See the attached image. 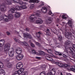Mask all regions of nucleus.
Segmentation results:
<instances>
[{
    "instance_id": "obj_41",
    "label": "nucleus",
    "mask_w": 75,
    "mask_h": 75,
    "mask_svg": "<svg viewBox=\"0 0 75 75\" xmlns=\"http://www.w3.org/2000/svg\"><path fill=\"white\" fill-rule=\"evenodd\" d=\"M46 51L48 52L49 53H51V52H52V50L50 49L48 50H46Z\"/></svg>"
},
{
    "instance_id": "obj_19",
    "label": "nucleus",
    "mask_w": 75,
    "mask_h": 75,
    "mask_svg": "<svg viewBox=\"0 0 75 75\" xmlns=\"http://www.w3.org/2000/svg\"><path fill=\"white\" fill-rule=\"evenodd\" d=\"M5 42L4 40L3 39L0 40V47H1L3 46V45Z\"/></svg>"
},
{
    "instance_id": "obj_43",
    "label": "nucleus",
    "mask_w": 75,
    "mask_h": 75,
    "mask_svg": "<svg viewBox=\"0 0 75 75\" xmlns=\"http://www.w3.org/2000/svg\"><path fill=\"white\" fill-rule=\"evenodd\" d=\"M70 50L71 51V52H73V51H75L74 49L72 47H70Z\"/></svg>"
},
{
    "instance_id": "obj_35",
    "label": "nucleus",
    "mask_w": 75,
    "mask_h": 75,
    "mask_svg": "<svg viewBox=\"0 0 75 75\" xmlns=\"http://www.w3.org/2000/svg\"><path fill=\"white\" fill-rule=\"evenodd\" d=\"M62 25H65V27L66 28V26H67V23L64 22H62Z\"/></svg>"
},
{
    "instance_id": "obj_64",
    "label": "nucleus",
    "mask_w": 75,
    "mask_h": 75,
    "mask_svg": "<svg viewBox=\"0 0 75 75\" xmlns=\"http://www.w3.org/2000/svg\"><path fill=\"white\" fill-rule=\"evenodd\" d=\"M21 75H24L22 73Z\"/></svg>"
},
{
    "instance_id": "obj_8",
    "label": "nucleus",
    "mask_w": 75,
    "mask_h": 75,
    "mask_svg": "<svg viewBox=\"0 0 75 75\" xmlns=\"http://www.w3.org/2000/svg\"><path fill=\"white\" fill-rule=\"evenodd\" d=\"M9 50L10 51L8 52L9 55L10 57H13L14 56V53L13 48H11Z\"/></svg>"
},
{
    "instance_id": "obj_3",
    "label": "nucleus",
    "mask_w": 75,
    "mask_h": 75,
    "mask_svg": "<svg viewBox=\"0 0 75 75\" xmlns=\"http://www.w3.org/2000/svg\"><path fill=\"white\" fill-rule=\"evenodd\" d=\"M15 8L16 9H15L14 7H13L10 10L8 11V13H16V12H15V10H16L18 11L21 10V6H16L15 7Z\"/></svg>"
},
{
    "instance_id": "obj_50",
    "label": "nucleus",
    "mask_w": 75,
    "mask_h": 75,
    "mask_svg": "<svg viewBox=\"0 0 75 75\" xmlns=\"http://www.w3.org/2000/svg\"><path fill=\"white\" fill-rule=\"evenodd\" d=\"M55 54L56 55H58V54H59V52H58L56 51V52H55Z\"/></svg>"
},
{
    "instance_id": "obj_17",
    "label": "nucleus",
    "mask_w": 75,
    "mask_h": 75,
    "mask_svg": "<svg viewBox=\"0 0 75 75\" xmlns=\"http://www.w3.org/2000/svg\"><path fill=\"white\" fill-rule=\"evenodd\" d=\"M68 25L70 26L71 28H72V20H69L68 22Z\"/></svg>"
},
{
    "instance_id": "obj_59",
    "label": "nucleus",
    "mask_w": 75,
    "mask_h": 75,
    "mask_svg": "<svg viewBox=\"0 0 75 75\" xmlns=\"http://www.w3.org/2000/svg\"><path fill=\"white\" fill-rule=\"evenodd\" d=\"M24 1H26L28 2V0H24Z\"/></svg>"
},
{
    "instance_id": "obj_18",
    "label": "nucleus",
    "mask_w": 75,
    "mask_h": 75,
    "mask_svg": "<svg viewBox=\"0 0 75 75\" xmlns=\"http://www.w3.org/2000/svg\"><path fill=\"white\" fill-rule=\"evenodd\" d=\"M40 2V1L38 0H30L29 1L30 3H38Z\"/></svg>"
},
{
    "instance_id": "obj_58",
    "label": "nucleus",
    "mask_w": 75,
    "mask_h": 75,
    "mask_svg": "<svg viewBox=\"0 0 75 75\" xmlns=\"http://www.w3.org/2000/svg\"><path fill=\"white\" fill-rule=\"evenodd\" d=\"M73 47H74V48L75 49V45H73Z\"/></svg>"
},
{
    "instance_id": "obj_24",
    "label": "nucleus",
    "mask_w": 75,
    "mask_h": 75,
    "mask_svg": "<svg viewBox=\"0 0 75 75\" xmlns=\"http://www.w3.org/2000/svg\"><path fill=\"white\" fill-rule=\"evenodd\" d=\"M71 42L69 40H68L66 41L65 44V45H69L71 44Z\"/></svg>"
},
{
    "instance_id": "obj_27",
    "label": "nucleus",
    "mask_w": 75,
    "mask_h": 75,
    "mask_svg": "<svg viewBox=\"0 0 75 75\" xmlns=\"http://www.w3.org/2000/svg\"><path fill=\"white\" fill-rule=\"evenodd\" d=\"M41 52H42L43 53H44V56L45 55H47L45 56V58L47 59H48V58H50V57H49V55H47V54L45 53L44 52L42 51Z\"/></svg>"
},
{
    "instance_id": "obj_33",
    "label": "nucleus",
    "mask_w": 75,
    "mask_h": 75,
    "mask_svg": "<svg viewBox=\"0 0 75 75\" xmlns=\"http://www.w3.org/2000/svg\"><path fill=\"white\" fill-rule=\"evenodd\" d=\"M48 14L49 15H51L52 16H54V14L52 13V11H51V10H49V11Z\"/></svg>"
},
{
    "instance_id": "obj_48",
    "label": "nucleus",
    "mask_w": 75,
    "mask_h": 75,
    "mask_svg": "<svg viewBox=\"0 0 75 75\" xmlns=\"http://www.w3.org/2000/svg\"><path fill=\"white\" fill-rule=\"evenodd\" d=\"M70 69L71 70V71H74L75 70V69H74V68H70Z\"/></svg>"
},
{
    "instance_id": "obj_47",
    "label": "nucleus",
    "mask_w": 75,
    "mask_h": 75,
    "mask_svg": "<svg viewBox=\"0 0 75 75\" xmlns=\"http://www.w3.org/2000/svg\"><path fill=\"white\" fill-rule=\"evenodd\" d=\"M36 44L38 46H40V44L38 42H36Z\"/></svg>"
},
{
    "instance_id": "obj_20",
    "label": "nucleus",
    "mask_w": 75,
    "mask_h": 75,
    "mask_svg": "<svg viewBox=\"0 0 75 75\" xmlns=\"http://www.w3.org/2000/svg\"><path fill=\"white\" fill-rule=\"evenodd\" d=\"M20 16V13L19 12H16V14H15V17L16 18H18Z\"/></svg>"
},
{
    "instance_id": "obj_62",
    "label": "nucleus",
    "mask_w": 75,
    "mask_h": 75,
    "mask_svg": "<svg viewBox=\"0 0 75 75\" xmlns=\"http://www.w3.org/2000/svg\"><path fill=\"white\" fill-rule=\"evenodd\" d=\"M51 23V22H48L47 23Z\"/></svg>"
},
{
    "instance_id": "obj_16",
    "label": "nucleus",
    "mask_w": 75,
    "mask_h": 75,
    "mask_svg": "<svg viewBox=\"0 0 75 75\" xmlns=\"http://www.w3.org/2000/svg\"><path fill=\"white\" fill-rule=\"evenodd\" d=\"M56 64L57 65H58L59 67H64V64L62 63H60L58 62H56Z\"/></svg>"
},
{
    "instance_id": "obj_38",
    "label": "nucleus",
    "mask_w": 75,
    "mask_h": 75,
    "mask_svg": "<svg viewBox=\"0 0 75 75\" xmlns=\"http://www.w3.org/2000/svg\"><path fill=\"white\" fill-rule=\"evenodd\" d=\"M3 67V64L1 62H0V68H2Z\"/></svg>"
},
{
    "instance_id": "obj_11",
    "label": "nucleus",
    "mask_w": 75,
    "mask_h": 75,
    "mask_svg": "<svg viewBox=\"0 0 75 75\" xmlns=\"http://www.w3.org/2000/svg\"><path fill=\"white\" fill-rule=\"evenodd\" d=\"M24 57V56L21 53L18 54L16 57V58L18 60H21Z\"/></svg>"
},
{
    "instance_id": "obj_23",
    "label": "nucleus",
    "mask_w": 75,
    "mask_h": 75,
    "mask_svg": "<svg viewBox=\"0 0 75 75\" xmlns=\"http://www.w3.org/2000/svg\"><path fill=\"white\" fill-rule=\"evenodd\" d=\"M6 66L8 68H11L12 67V65L10 63H7L6 64Z\"/></svg>"
},
{
    "instance_id": "obj_25",
    "label": "nucleus",
    "mask_w": 75,
    "mask_h": 75,
    "mask_svg": "<svg viewBox=\"0 0 75 75\" xmlns=\"http://www.w3.org/2000/svg\"><path fill=\"white\" fill-rule=\"evenodd\" d=\"M41 34V33L40 32H39L38 33H36V37H38V38H40V35Z\"/></svg>"
},
{
    "instance_id": "obj_56",
    "label": "nucleus",
    "mask_w": 75,
    "mask_h": 75,
    "mask_svg": "<svg viewBox=\"0 0 75 75\" xmlns=\"http://www.w3.org/2000/svg\"><path fill=\"white\" fill-rule=\"evenodd\" d=\"M23 3H24V4H25V5L28 4V3H27L26 2H24Z\"/></svg>"
},
{
    "instance_id": "obj_36",
    "label": "nucleus",
    "mask_w": 75,
    "mask_h": 75,
    "mask_svg": "<svg viewBox=\"0 0 75 75\" xmlns=\"http://www.w3.org/2000/svg\"><path fill=\"white\" fill-rule=\"evenodd\" d=\"M34 7V6L33 4H31L30 5V9H33Z\"/></svg>"
},
{
    "instance_id": "obj_28",
    "label": "nucleus",
    "mask_w": 75,
    "mask_h": 75,
    "mask_svg": "<svg viewBox=\"0 0 75 75\" xmlns=\"http://www.w3.org/2000/svg\"><path fill=\"white\" fill-rule=\"evenodd\" d=\"M40 4L39 5V7H42V6L44 5V2L42 1H41L40 3Z\"/></svg>"
},
{
    "instance_id": "obj_13",
    "label": "nucleus",
    "mask_w": 75,
    "mask_h": 75,
    "mask_svg": "<svg viewBox=\"0 0 75 75\" xmlns=\"http://www.w3.org/2000/svg\"><path fill=\"white\" fill-rule=\"evenodd\" d=\"M22 50L21 48L20 47L17 48L16 50V53L18 54H21L22 51Z\"/></svg>"
},
{
    "instance_id": "obj_53",
    "label": "nucleus",
    "mask_w": 75,
    "mask_h": 75,
    "mask_svg": "<svg viewBox=\"0 0 75 75\" xmlns=\"http://www.w3.org/2000/svg\"><path fill=\"white\" fill-rule=\"evenodd\" d=\"M59 55H62V54L61 53L59 52Z\"/></svg>"
},
{
    "instance_id": "obj_34",
    "label": "nucleus",
    "mask_w": 75,
    "mask_h": 75,
    "mask_svg": "<svg viewBox=\"0 0 75 75\" xmlns=\"http://www.w3.org/2000/svg\"><path fill=\"white\" fill-rule=\"evenodd\" d=\"M14 40H15V41H16V42H18L19 43H21V41H20L19 40H17V39H16V38H14Z\"/></svg>"
},
{
    "instance_id": "obj_52",
    "label": "nucleus",
    "mask_w": 75,
    "mask_h": 75,
    "mask_svg": "<svg viewBox=\"0 0 75 75\" xmlns=\"http://www.w3.org/2000/svg\"><path fill=\"white\" fill-rule=\"evenodd\" d=\"M46 31L48 32V33H50V30H49L48 29H47Z\"/></svg>"
},
{
    "instance_id": "obj_61",
    "label": "nucleus",
    "mask_w": 75,
    "mask_h": 75,
    "mask_svg": "<svg viewBox=\"0 0 75 75\" xmlns=\"http://www.w3.org/2000/svg\"><path fill=\"white\" fill-rule=\"evenodd\" d=\"M29 42H31V40H29Z\"/></svg>"
},
{
    "instance_id": "obj_63",
    "label": "nucleus",
    "mask_w": 75,
    "mask_h": 75,
    "mask_svg": "<svg viewBox=\"0 0 75 75\" xmlns=\"http://www.w3.org/2000/svg\"><path fill=\"white\" fill-rule=\"evenodd\" d=\"M57 26H58V25H57Z\"/></svg>"
},
{
    "instance_id": "obj_7",
    "label": "nucleus",
    "mask_w": 75,
    "mask_h": 75,
    "mask_svg": "<svg viewBox=\"0 0 75 75\" xmlns=\"http://www.w3.org/2000/svg\"><path fill=\"white\" fill-rule=\"evenodd\" d=\"M4 20L5 21H9L10 20L9 19H8V18L7 16L4 15L3 16V17L2 16H0V21L2 20Z\"/></svg>"
},
{
    "instance_id": "obj_42",
    "label": "nucleus",
    "mask_w": 75,
    "mask_h": 75,
    "mask_svg": "<svg viewBox=\"0 0 75 75\" xmlns=\"http://www.w3.org/2000/svg\"><path fill=\"white\" fill-rule=\"evenodd\" d=\"M45 65H43L41 67V68L42 69H43L44 70V69H45Z\"/></svg>"
},
{
    "instance_id": "obj_57",
    "label": "nucleus",
    "mask_w": 75,
    "mask_h": 75,
    "mask_svg": "<svg viewBox=\"0 0 75 75\" xmlns=\"http://www.w3.org/2000/svg\"><path fill=\"white\" fill-rule=\"evenodd\" d=\"M52 68V66L51 65H49V68L50 69H51Z\"/></svg>"
},
{
    "instance_id": "obj_15",
    "label": "nucleus",
    "mask_w": 75,
    "mask_h": 75,
    "mask_svg": "<svg viewBox=\"0 0 75 75\" xmlns=\"http://www.w3.org/2000/svg\"><path fill=\"white\" fill-rule=\"evenodd\" d=\"M59 34H61V33L59 32H58V33H57V34L58 39L59 41H61V40L62 39V37L61 35H59Z\"/></svg>"
},
{
    "instance_id": "obj_29",
    "label": "nucleus",
    "mask_w": 75,
    "mask_h": 75,
    "mask_svg": "<svg viewBox=\"0 0 75 75\" xmlns=\"http://www.w3.org/2000/svg\"><path fill=\"white\" fill-rule=\"evenodd\" d=\"M17 1H18L17 3H19L21 5V4H24V3L22 1H20V0H17Z\"/></svg>"
},
{
    "instance_id": "obj_51",
    "label": "nucleus",
    "mask_w": 75,
    "mask_h": 75,
    "mask_svg": "<svg viewBox=\"0 0 75 75\" xmlns=\"http://www.w3.org/2000/svg\"><path fill=\"white\" fill-rule=\"evenodd\" d=\"M6 33H7V35H10V33L9 32H7Z\"/></svg>"
},
{
    "instance_id": "obj_31",
    "label": "nucleus",
    "mask_w": 75,
    "mask_h": 75,
    "mask_svg": "<svg viewBox=\"0 0 75 75\" xmlns=\"http://www.w3.org/2000/svg\"><path fill=\"white\" fill-rule=\"evenodd\" d=\"M62 18L63 19H64L65 20H66L67 18V15L65 14H64L62 16Z\"/></svg>"
},
{
    "instance_id": "obj_49",
    "label": "nucleus",
    "mask_w": 75,
    "mask_h": 75,
    "mask_svg": "<svg viewBox=\"0 0 75 75\" xmlns=\"http://www.w3.org/2000/svg\"><path fill=\"white\" fill-rule=\"evenodd\" d=\"M3 47H0V51H3Z\"/></svg>"
},
{
    "instance_id": "obj_2",
    "label": "nucleus",
    "mask_w": 75,
    "mask_h": 75,
    "mask_svg": "<svg viewBox=\"0 0 75 75\" xmlns=\"http://www.w3.org/2000/svg\"><path fill=\"white\" fill-rule=\"evenodd\" d=\"M12 1H14V3H17L18 1H16V0H10L9 1H6L5 2H4L0 5L1 10L2 11H5L6 10V6L7 4L10 5L12 4Z\"/></svg>"
},
{
    "instance_id": "obj_54",
    "label": "nucleus",
    "mask_w": 75,
    "mask_h": 75,
    "mask_svg": "<svg viewBox=\"0 0 75 75\" xmlns=\"http://www.w3.org/2000/svg\"><path fill=\"white\" fill-rule=\"evenodd\" d=\"M36 59H40V57H36Z\"/></svg>"
},
{
    "instance_id": "obj_22",
    "label": "nucleus",
    "mask_w": 75,
    "mask_h": 75,
    "mask_svg": "<svg viewBox=\"0 0 75 75\" xmlns=\"http://www.w3.org/2000/svg\"><path fill=\"white\" fill-rule=\"evenodd\" d=\"M6 73H5V71L3 69H0V74H5Z\"/></svg>"
},
{
    "instance_id": "obj_30",
    "label": "nucleus",
    "mask_w": 75,
    "mask_h": 75,
    "mask_svg": "<svg viewBox=\"0 0 75 75\" xmlns=\"http://www.w3.org/2000/svg\"><path fill=\"white\" fill-rule=\"evenodd\" d=\"M21 10H22V9H25V8H27V6L25 5H21Z\"/></svg>"
},
{
    "instance_id": "obj_14",
    "label": "nucleus",
    "mask_w": 75,
    "mask_h": 75,
    "mask_svg": "<svg viewBox=\"0 0 75 75\" xmlns=\"http://www.w3.org/2000/svg\"><path fill=\"white\" fill-rule=\"evenodd\" d=\"M36 22L37 24H41L42 23V22H43V21L41 19H39L37 21H36Z\"/></svg>"
},
{
    "instance_id": "obj_12",
    "label": "nucleus",
    "mask_w": 75,
    "mask_h": 75,
    "mask_svg": "<svg viewBox=\"0 0 75 75\" xmlns=\"http://www.w3.org/2000/svg\"><path fill=\"white\" fill-rule=\"evenodd\" d=\"M23 37H24L25 38V37H28V38H29L30 39H31V38H32L31 36L28 34L24 33H23Z\"/></svg>"
},
{
    "instance_id": "obj_55",
    "label": "nucleus",
    "mask_w": 75,
    "mask_h": 75,
    "mask_svg": "<svg viewBox=\"0 0 75 75\" xmlns=\"http://www.w3.org/2000/svg\"><path fill=\"white\" fill-rule=\"evenodd\" d=\"M26 31H29V29L27 28H26Z\"/></svg>"
},
{
    "instance_id": "obj_32",
    "label": "nucleus",
    "mask_w": 75,
    "mask_h": 75,
    "mask_svg": "<svg viewBox=\"0 0 75 75\" xmlns=\"http://www.w3.org/2000/svg\"><path fill=\"white\" fill-rule=\"evenodd\" d=\"M63 67H65V68H66V67H68V68H69L70 67V65L68 64H63Z\"/></svg>"
},
{
    "instance_id": "obj_1",
    "label": "nucleus",
    "mask_w": 75,
    "mask_h": 75,
    "mask_svg": "<svg viewBox=\"0 0 75 75\" xmlns=\"http://www.w3.org/2000/svg\"><path fill=\"white\" fill-rule=\"evenodd\" d=\"M48 11V10L47 9V8L44 7H42L41 9L40 10V11H38L37 13L35 14H33L31 15L30 19L32 20V21H35L37 19L36 17H35V16H40V13H46Z\"/></svg>"
},
{
    "instance_id": "obj_37",
    "label": "nucleus",
    "mask_w": 75,
    "mask_h": 75,
    "mask_svg": "<svg viewBox=\"0 0 75 75\" xmlns=\"http://www.w3.org/2000/svg\"><path fill=\"white\" fill-rule=\"evenodd\" d=\"M22 74L24 75H28V72L27 71H24L22 73Z\"/></svg>"
},
{
    "instance_id": "obj_5",
    "label": "nucleus",
    "mask_w": 75,
    "mask_h": 75,
    "mask_svg": "<svg viewBox=\"0 0 75 75\" xmlns=\"http://www.w3.org/2000/svg\"><path fill=\"white\" fill-rule=\"evenodd\" d=\"M10 47V44L9 43H7L4 45V51L5 52H7L9 51V49Z\"/></svg>"
},
{
    "instance_id": "obj_26",
    "label": "nucleus",
    "mask_w": 75,
    "mask_h": 75,
    "mask_svg": "<svg viewBox=\"0 0 75 75\" xmlns=\"http://www.w3.org/2000/svg\"><path fill=\"white\" fill-rule=\"evenodd\" d=\"M9 19L11 20L13 18V15L12 14H9L8 15Z\"/></svg>"
},
{
    "instance_id": "obj_40",
    "label": "nucleus",
    "mask_w": 75,
    "mask_h": 75,
    "mask_svg": "<svg viewBox=\"0 0 75 75\" xmlns=\"http://www.w3.org/2000/svg\"><path fill=\"white\" fill-rule=\"evenodd\" d=\"M40 75H45V72H41L40 74Z\"/></svg>"
},
{
    "instance_id": "obj_46",
    "label": "nucleus",
    "mask_w": 75,
    "mask_h": 75,
    "mask_svg": "<svg viewBox=\"0 0 75 75\" xmlns=\"http://www.w3.org/2000/svg\"><path fill=\"white\" fill-rule=\"evenodd\" d=\"M62 56L63 57H64L65 58H67V56L64 54H62Z\"/></svg>"
},
{
    "instance_id": "obj_10",
    "label": "nucleus",
    "mask_w": 75,
    "mask_h": 75,
    "mask_svg": "<svg viewBox=\"0 0 75 75\" xmlns=\"http://www.w3.org/2000/svg\"><path fill=\"white\" fill-rule=\"evenodd\" d=\"M23 67V63L21 62L18 63L16 65V67L17 69H21Z\"/></svg>"
},
{
    "instance_id": "obj_44",
    "label": "nucleus",
    "mask_w": 75,
    "mask_h": 75,
    "mask_svg": "<svg viewBox=\"0 0 75 75\" xmlns=\"http://www.w3.org/2000/svg\"><path fill=\"white\" fill-rule=\"evenodd\" d=\"M47 21L48 22L51 21V17H50L49 18H48V19Z\"/></svg>"
},
{
    "instance_id": "obj_21",
    "label": "nucleus",
    "mask_w": 75,
    "mask_h": 75,
    "mask_svg": "<svg viewBox=\"0 0 75 75\" xmlns=\"http://www.w3.org/2000/svg\"><path fill=\"white\" fill-rule=\"evenodd\" d=\"M32 52L33 54H36L39 56L40 55V54H39L38 52H36L34 50H32Z\"/></svg>"
},
{
    "instance_id": "obj_45",
    "label": "nucleus",
    "mask_w": 75,
    "mask_h": 75,
    "mask_svg": "<svg viewBox=\"0 0 75 75\" xmlns=\"http://www.w3.org/2000/svg\"><path fill=\"white\" fill-rule=\"evenodd\" d=\"M30 45H31V46L32 47H35V45H34V44H33V43H32L31 42H30Z\"/></svg>"
},
{
    "instance_id": "obj_6",
    "label": "nucleus",
    "mask_w": 75,
    "mask_h": 75,
    "mask_svg": "<svg viewBox=\"0 0 75 75\" xmlns=\"http://www.w3.org/2000/svg\"><path fill=\"white\" fill-rule=\"evenodd\" d=\"M23 71H24V69H21L18 70L16 71L13 74H12V75H19L21 73L22 74Z\"/></svg>"
},
{
    "instance_id": "obj_9",
    "label": "nucleus",
    "mask_w": 75,
    "mask_h": 75,
    "mask_svg": "<svg viewBox=\"0 0 75 75\" xmlns=\"http://www.w3.org/2000/svg\"><path fill=\"white\" fill-rule=\"evenodd\" d=\"M56 70L54 69H52L50 70V73H48L47 75H54L55 74Z\"/></svg>"
},
{
    "instance_id": "obj_39",
    "label": "nucleus",
    "mask_w": 75,
    "mask_h": 75,
    "mask_svg": "<svg viewBox=\"0 0 75 75\" xmlns=\"http://www.w3.org/2000/svg\"><path fill=\"white\" fill-rule=\"evenodd\" d=\"M23 43L25 46H27V47H28V46H29V45H28V44H27V43L25 42H23Z\"/></svg>"
},
{
    "instance_id": "obj_60",
    "label": "nucleus",
    "mask_w": 75,
    "mask_h": 75,
    "mask_svg": "<svg viewBox=\"0 0 75 75\" xmlns=\"http://www.w3.org/2000/svg\"><path fill=\"white\" fill-rule=\"evenodd\" d=\"M73 34H75V32H72Z\"/></svg>"
},
{
    "instance_id": "obj_4",
    "label": "nucleus",
    "mask_w": 75,
    "mask_h": 75,
    "mask_svg": "<svg viewBox=\"0 0 75 75\" xmlns=\"http://www.w3.org/2000/svg\"><path fill=\"white\" fill-rule=\"evenodd\" d=\"M65 31L64 32V33L65 34V36L66 37H67L68 39L71 38V37H72V34L71 33L69 32H68V29H65Z\"/></svg>"
}]
</instances>
